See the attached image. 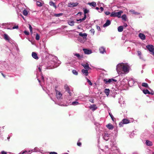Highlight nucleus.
Instances as JSON below:
<instances>
[{"label":"nucleus","instance_id":"56","mask_svg":"<svg viewBox=\"0 0 154 154\" xmlns=\"http://www.w3.org/2000/svg\"><path fill=\"white\" fill-rule=\"evenodd\" d=\"M97 30L98 31H100V27L99 26H97Z\"/></svg>","mask_w":154,"mask_h":154},{"label":"nucleus","instance_id":"28","mask_svg":"<svg viewBox=\"0 0 154 154\" xmlns=\"http://www.w3.org/2000/svg\"><path fill=\"white\" fill-rule=\"evenodd\" d=\"M49 5L50 6H53L55 8H57L56 6L55 5L54 3L51 1L50 2Z\"/></svg>","mask_w":154,"mask_h":154},{"label":"nucleus","instance_id":"30","mask_svg":"<svg viewBox=\"0 0 154 154\" xmlns=\"http://www.w3.org/2000/svg\"><path fill=\"white\" fill-rule=\"evenodd\" d=\"M122 20L125 21H126L127 20V17L125 14L123 15L121 17Z\"/></svg>","mask_w":154,"mask_h":154},{"label":"nucleus","instance_id":"58","mask_svg":"<svg viewBox=\"0 0 154 154\" xmlns=\"http://www.w3.org/2000/svg\"><path fill=\"white\" fill-rule=\"evenodd\" d=\"M149 94H150L153 95L154 94V92L153 91H152L151 92H149Z\"/></svg>","mask_w":154,"mask_h":154},{"label":"nucleus","instance_id":"42","mask_svg":"<svg viewBox=\"0 0 154 154\" xmlns=\"http://www.w3.org/2000/svg\"><path fill=\"white\" fill-rule=\"evenodd\" d=\"M29 28L31 33L32 34L33 32H32V27L31 26L30 24L29 25Z\"/></svg>","mask_w":154,"mask_h":154},{"label":"nucleus","instance_id":"4","mask_svg":"<svg viewBox=\"0 0 154 154\" xmlns=\"http://www.w3.org/2000/svg\"><path fill=\"white\" fill-rule=\"evenodd\" d=\"M146 48L149 51L154 54V47L152 45H148L146 46Z\"/></svg>","mask_w":154,"mask_h":154},{"label":"nucleus","instance_id":"22","mask_svg":"<svg viewBox=\"0 0 154 154\" xmlns=\"http://www.w3.org/2000/svg\"><path fill=\"white\" fill-rule=\"evenodd\" d=\"M88 4L91 6H92L93 7H95L96 6V3L94 2H93L91 3H88Z\"/></svg>","mask_w":154,"mask_h":154},{"label":"nucleus","instance_id":"11","mask_svg":"<svg viewBox=\"0 0 154 154\" xmlns=\"http://www.w3.org/2000/svg\"><path fill=\"white\" fill-rule=\"evenodd\" d=\"M81 65L85 69L89 70L91 69L89 67V64L88 63H82Z\"/></svg>","mask_w":154,"mask_h":154},{"label":"nucleus","instance_id":"40","mask_svg":"<svg viewBox=\"0 0 154 154\" xmlns=\"http://www.w3.org/2000/svg\"><path fill=\"white\" fill-rule=\"evenodd\" d=\"M72 72L74 74L76 75H77L78 74V72L76 70H73L72 71Z\"/></svg>","mask_w":154,"mask_h":154},{"label":"nucleus","instance_id":"43","mask_svg":"<svg viewBox=\"0 0 154 154\" xmlns=\"http://www.w3.org/2000/svg\"><path fill=\"white\" fill-rule=\"evenodd\" d=\"M84 11V15H86V14L88 13L89 12V10L86 8L85 9Z\"/></svg>","mask_w":154,"mask_h":154},{"label":"nucleus","instance_id":"17","mask_svg":"<svg viewBox=\"0 0 154 154\" xmlns=\"http://www.w3.org/2000/svg\"><path fill=\"white\" fill-rule=\"evenodd\" d=\"M64 88L66 89V90L67 91L68 93H69L70 96H71V93L70 92L69 88L68 87V86L66 85L64 86Z\"/></svg>","mask_w":154,"mask_h":154},{"label":"nucleus","instance_id":"48","mask_svg":"<svg viewBox=\"0 0 154 154\" xmlns=\"http://www.w3.org/2000/svg\"><path fill=\"white\" fill-rule=\"evenodd\" d=\"M90 31L93 34H94V29H91Z\"/></svg>","mask_w":154,"mask_h":154},{"label":"nucleus","instance_id":"53","mask_svg":"<svg viewBox=\"0 0 154 154\" xmlns=\"http://www.w3.org/2000/svg\"><path fill=\"white\" fill-rule=\"evenodd\" d=\"M137 53L138 55V56H140V55H141V53L140 51H137Z\"/></svg>","mask_w":154,"mask_h":154},{"label":"nucleus","instance_id":"62","mask_svg":"<svg viewBox=\"0 0 154 154\" xmlns=\"http://www.w3.org/2000/svg\"><path fill=\"white\" fill-rule=\"evenodd\" d=\"M124 26L125 27H127L128 25H127V23H125L124 24Z\"/></svg>","mask_w":154,"mask_h":154},{"label":"nucleus","instance_id":"23","mask_svg":"<svg viewBox=\"0 0 154 154\" xmlns=\"http://www.w3.org/2000/svg\"><path fill=\"white\" fill-rule=\"evenodd\" d=\"M110 90L109 89H105L104 90V92L108 96Z\"/></svg>","mask_w":154,"mask_h":154},{"label":"nucleus","instance_id":"33","mask_svg":"<svg viewBox=\"0 0 154 154\" xmlns=\"http://www.w3.org/2000/svg\"><path fill=\"white\" fill-rule=\"evenodd\" d=\"M86 18V15L85 14L84 15V17L82 18V19H80L79 20H77V21H80V22H81L82 21L85 20Z\"/></svg>","mask_w":154,"mask_h":154},{"label":"nucleus","instance_id":"45","mask_svg":"<svg viewBox=\"0 0 154 154\" xmlns=\"http://www.w3.org/2000/svg\"><path fill=\"white\" fill-rule=\"evenodd\" d=\"M103 8L101 7H100V11H98L99 12H102V11H103Z\"/></svg>","mask_w":154,"mask_h":154},{"label":"nucleus","instance_id":"49","mask_svg":"<svg viewBox=\"0 0 154 154\" xmlns=\"http://www.w3.org/2000/svg\"><path fill=\"white\" fill-rule=\"evenodd\" d=\"M24 33L25 35H28L29 34V32L26 31H24Z\"/></svg>","mask_w":154,"mask_h":154},{"label":"nucleus","instance_id":"46","mask_svg":"<svg viewBox=\"0 0 154 154\" xmlns=\"http://www.w3.org/2000/svg\"><path fill=\"white\" fill-rule=\"evenodd\" d=\"M109 114L110 115V116L111 118L113 120V119L114 118V117H113V115L111 113H110L109 112Z\"/></svg>","mask_w":154,"mask_h":154},{"label":"nucleus","instance_id":"7","mask_svg":"<svg viewBox=\"0 0 154 154\" xmlns=\"http://www.w3.org/2000/svg\"><path fill=\"white\" fill-rule=\"evenodd\" d=\"M103 138L104 140L106 141H107L108 140L109 138V134H108V133H104V134H103Z\"/></svg>","mask_w":154,"mask_h":154},{"label":"nucleus","instance_id":"44","mask_svg":"<svg viewBox=\"0 0 154 154\" xmlns=\"http://www.w3.org/2000/svg\"><path fill=\"white\" fill-rule=\"evenodd\" d=\"M74 55L79 59L81 58L80 54H74Z\"/></svg>","mask_w":154,"mask_h":154},{"label":"nucleus","instance_id":"29","mask_svg":"<svg viewBox=\"0 0 154 154\" xmlns=\"http://www.w3.org/2000/svg\"><path fill=\"white\" fill-rule=\"evenodd\" d=\"M79 104V103L78 102L76 101H75L71 103V105H73V106H76V105H77Z\"/></svg>","mask_w":154,"mask_h":154},{"label":"nucleus","instance_id":"31","mask_svg":"<svg viewBox=\"0 0 154 154\" xmlns=\"http://www.w3.org/2000/svg\"><path fill=\"white\" fill-rule=\"evenodd\" d=\"M68 24L71 26H73L74 25V22L72 21H68Z\"/></svg>","mask_w":154,"mask_h":154},{"label":"nucleus","instance_id":"35","mask_svg":"<svg viewBox=\"0 0 154 154\" xmlns=\"http://www.w3.org/2000/svg\"><path fill=\"white\" fill-rule=\"evenodd\" d=\"M63 13H59V14H54V16L56 17H59L60 16L63 15Z\"/></svg>","mask_w":154,"mask_h":154},{"label":"nucleus","instance_id":"37","mask_svg":"<svg viewBox=\"0 0 154 154\" xmlns=\"http://www.w3.org/2000/svg\"><path fill=\"white\" fill-rule=\"evenodd\" d=\"M142 85L143 87H144L146 88H148V85L147 83H143L142 84Z\"/></svg>","mask_w":154,"mask_h":154},{"label":"nucleus","instance_id":"41","mask_svg":"<svg viewBox=\"0 0 154 154\" xmlns=\"http://www.w3.org/2000/svg\"><path fill=\"white\" fill-rule=\"evenodd\" d=\"M40 36L38 34H36V35L35 39L36 40H38L39 39Z\"/></svg>","mask_w":154,"mask_h":154},{"label":"nucleus","instance_id":"59","mask_svg":"<svg viewBox=\"0 0 154 154\" xmlns=\"http://www.w3.org/2000/svg\"><path fill=\"white\" fill-rule=\"evenodd\" d=\"M77 145L78 146H80L81 145V143L80 142H78Z\"/></svg>","mask_w":154,"mask_h":154},{"label":"nucleus","instance_id":"10","mask_svg":"<svg viewBox=\"0 0 154 154\" xmlns=\"http://www.w3.org/2000/svg\"><path fill=\"white\" fill-rule=\"evenodd\" d=\"M99 50L100 53L102 54H104L106 52V48L103 46H101L99 48Z\"/></svg>","mask_w":154,"mask_h":154},{"label":"nucleus","instance_id":"13","mask_svg":"<svg viewBox=\"0 0 154 154\" xmlns=\"http://www.w3.org/2000/svg\"><path fill=\"white\" fill-rule=\"evenodd\" d=\"M89 108L91 109L93 111H94L95 110H96L97 108V107L96 106L95 104H93V105H91L89 106Z\"/></svg>","mask_w":154,"mask_h":154},{"label":"nucleus","instance_id":"19","mask_svg":"<svg viewBox=\"0 0 154 154\" xmlns=\"http://www.w3.org/2000/svg\"><path fill=\"white\" fill-rule=\"evenodd\" d=\"M79 35L80 36L83 37L84 38H86L87 35L86 33H82L81 32L79 33Z\"/></svg>","mask_w":154,"mask_h":154},{"label":"nucleus","instance_id":"25","mask_svg":"<svg viewBox=\"0 0 154 154\" xmlns=\"http://www.w3.org/2000/svg\"><path fill=\"white\" fill-rule=\"evenodd\" d=\"M20 153L22 154H30L31 153V152L30 151H28L25 150L23 152H21Z\"/></svg>","mask_w":154,"mask_h":154},{"label":"nucleus","instance_id":"20","mask_svg":"<svg viewBox=\"0 0 154 154\" xmlns=\"http://www.w3.org/2000/svg\"><path fill=\"white\" fill-rule=\"evenodd\" d=\"M145 143L146 145L148 146H151L152 145V142L148 140H146Z\"/></svg>","mask_w":154,"mask_h":154},{"label":"nucleus","instance_id":"60","mask_svg":"<svg viewBox=\"0 0 154 154\" xmlns=\"http://www.w3.org/2000/svg\"><path fill=\"white\" fill-rule=\"evenodd\" d=\"M89 101L91 102L94 103V100L93 99H91L89 100Z\"/></svg>","mask_w":154,"mask_h":154},{"label":"nucleus","instance_id":"50","mask_svg":"<svg viewBox=\"0 0 154 154\" xmlns=\"http://www.w3.org/2000/svg\"><path fill=\"white\" fill-rule=\"evenodd\" d=\"M123 122L122 121H121V122H120L119 123V125L120 126V127H122L123 126Z\"/></svg>","mask_w":154,"mask_h":154},{"label":"nucleus","instance_id":"2","mask_svg":"<svg viewBox=\"0 0 154 154\" xmlns=\"http://www.w3.org/2000/svg\"><path fill=\"white\" fill-rule=\"evenodd\" d=\"M60 63V62L57 60V58L54 57L47 63V69H51L57 67Z\"/></svg>","mask_w":154,"mask_h":154},{"label":"nucleus","instance_id":"55","mask_svg":"<svg viewBox=\"0 0 154 154\" xmlns=\"http://www.w3.org/2000/svg\"><path fill=\"white\" fill-rule=\"evenodd\" d=\"M105 13V14L107 15H109L110 14V13L109 11H106Z\"/></svg>","mask_w":154,"mask_h":154},{"label":"nucleus","instance_id":"1","mask_svg":"<svg viewBox=\"0 0 154 154\" xmlns=\"http://www.w3.org/2000/svg\"><path fill=\"white\" fill-rule=\"evenodd\" d=\"M130 67L128 63H119L116 66V70L119 74L122 75L128 73L130 69Z\"/></svg>","mask_w":154,"mask_h":154},{"label":"nucleus","instance_id":"52","mask_svg":"<svg viewBox=\"0 0 154 154\" xmlns=\"http://www.w3.org/2000/svg\"><path fill=\"white\" fill-rule=\"evenodd\" d=\"M49 154H57V153L54 152H49Z\"/></svg>","mask_w":154,"mask_h":154},{"label":"nucleus","instance_id":"18","mask_svg":"<svg viewBox=\"0 0 154 154\" xmlns=\"http://www.w3.org/2000/svg\"><path fill=\"white\" fill-rule=\"evenodd\" d=\"M88 69H83L82 70V73L85 75L87 76L88 75Z\"/></svg>","mask_w":154,"mask_h":154},{"label":"nucleus","instance_id":"6","mask_svg":"<svg viewBox=\"0 0 154 154\" xmlns=\"http://www.w3.org/2000/svg\"><path fill=\"white\" fill-rule=\"evenodd\" d=\"M103 80L106 84L112 83L113 82H116V80L113 78L109 79H104Z\"/></svg>","mask_w":154,"mask_h":154},{"label":"nucleus","instance_id":"14","mask_svg":"<svg viewBox=\"0 0 154 154\" xmlns=\"http://www.w3.org/2000/svg\"><path fill=\"white\" fill-rule=\"evenodd\" d=\"M139 36L140 39L143 40H144L146 39L145 35L142 33H140L139 35Z\"/></svg>","mask_w":154,"mask_h":154},{"label":"nucleus","instance_id":"12","mask_svg":"<svg viewBox=\"0 0 154 154\" xmlns=\"http://www.w3.org/2000/svg\"><path fill=\"white\" fill-rule=\"evenodd\" d=\"M83 51L84 53L87 54H89L92 53V51L90 50H88L86 49H83Z\"/></svg>","mask_w":154,"mask_h":154},{"label":"nucleus","instance_id":"39","mask_svg":"<svg viewBox=\"0 0 154 154\" xmlns=\"http://www.w3.org/2000/svg\"><path fill=\"white\" fill-rule=\"evenodd\" d=\"M86 79L87 80V82L89 83V85H92V84L91 83V81L88 78H86Z\"/></svg>","mask_w":154,"mask_h":154},{"label":"nucleus","instance_id":"5","mask_svg":"<svg viewBox=\"0 0 154 154\" xmlns=\"http://www.w3.org/2000/svg\"><path fill=\"white\" fill-rule=\"evenodd\" d=\"M56 93V97L58 99H61L62 98V95L60 92L57 90H55Z\"/></svg>","mask_w":154,"mask_h":154},{"label":"nucleus","instance_id":"38","mask_svg":"<svg viewBox=\"0 0 154 154\" xmlns=\"http://www.w3.org/2000/svg\"><path fill=\"white\" fill-rule=\"evenodd\" d=\"M36 4L38 6L41 7L42 6V3L39 1H37L36 2Z\"/></svg>","mask_w":154,"mask_h":154},{"label":"nucleus","instance_id":"24","mask_svg":"<svg viewBox=\"0 0 154 154\" xmlns=\"http://www.w3.org/2000/svg\"><path fill=\"white\" fill-rule=\"evenodd\" d=\"M122 121L123 124H127L129 122V120L126 119H123Z\"/></svg>","mask_w":154,"mask_h":154},{"label":"nucleus","instance_id":"47","mask_svg":"<svg viewBox=\"0 0 154 154\" xmlns=\"http://www.w3.org/2000/svg\"><path fill=\"white\" fill-rule=\"evenodd\" d=\"M18 26H14L12 27V29H18Z\"/></svg>","mask_w":154,"mask_h":154},{"label":"nucleus","instance_id":"63","mask_svg":"<svg viewBox=\"0 0 154 154\" xmlns=\"http://www.w3.org/2000/svg\"><path fill=\"white\" fill-rule=\"evenodd\" d=\"M131 81H132L133 82V80H132V79H131V80L129 81L128 82L129 84V82H130Z\"/></svg>","mask_w":154,"mask_h":154},{"label":"nucleus","instance_id":"57","mask_svg":"<svg viewBox=\"0 0 154 154\" xmlns=\"http://www.w3.org/2000/svg\"><path fill=\"white\" fill-rule=\"evenodd\" d=\"M42 66H39L38 68V69L40 72L41 71Z\"/></svg>","mask_w":154,"mask_h":154},{"label":"nucleus","instance_id":"51","mask_svg":"<svg viewBox=\"0 0 154 154\" xmlns=\"http://www.w3.org/2000/svg\"><path fill=\"white\" fill-rule=\"evenodd\" d=\"M139 57L142 60L145 61V60L143 58L142 56H141V55L140 56H139Z\"/></svg>","mask_w":154,"mask_h":154},{"label":"nucleus","instance_id":"9","mask_svg":"<svg viewBox=\"0 0 154 154\" xmlns=\"http://www.w3.org/2000/svg\"><path fill=\"white\" fill-rule=\"evenodd\" d=\"M78 3H69L68 4V6L69 7H76L78 5Z\"/></svg>","mask_w":154,"mask_h":154},{"label":"nucleus","instance_id":"54","mask_svg":"<svg viewBox=\"0 0 154 154\" xmlns=\"http://www.w3.org/2000/svg\"><path fill=\"white\" fill-rule=\"evenodd\" d=\"M1 154H7V152L4 151H2L1 152Z\"/></svg>","mask_w":154,"mask_h":154},{"label":"nucleus","instance_id":"27","mask_svg":"<svg viewBox=\"0 0 154 154\" xmlns=\"http://www.w3.org/2000/svg\"><path fill=\"white\" fill-rule=\"evenodd\" d=\"M130 12H131L132 14H140V13L137 12L135 11L134 10H131L130 11Z\"/></svg>","mask_w":154,"mask_h":154},{"label":"nucleus","instance_id":"34","mask_svg":"<svg viewBox=\"0 0 154 154\" xmlns=\"http://www.w3.org/2000/svg\"><path fill=\"white\" fill-rule=\"evenodd\" d=\"M23 14L25 16H27L28 14L27 11L25 9L23 11Z\"/></svg>","mask_w":154,"mask_h":154},{"label":"nucleus","instance_id":"15","mask_svg":"<svg viewBox=\"0 0 154 154\" xmlns=\"http://www.w3.org/2000/svg\"><path fill=\"white\" fill-rule=\"evenodd\" d=\"M32 57L35 59L38 60V59L37 54L35 52H32Z\"/></svg>","mask_w":154,"mask_h":154},{"label":"nucleus","instance_id":"32","mask_svg":"<svg viewBox=\"0 0 154 154\" xmlns=\"http://www.w3.org/2000/svg\"><path fill=\"white\" fill-rule=\"evenodd\" d=\"M39 149L37 147H35L34 149L32 150V152H39Z\"/></svg>","mask_w":154,"mask_h":154},{"label":"nucleus","instance_id":"3","mask_svg":"<svg viewBox=\"0 0 154 154\" xmlns=\"http://www.w3.org/2000/svg\"><path fill=\"white\" fill-rule=\"evenodd\" d=\"M122 13L123 11H120L117 12H113L111 13L110 16L111 17H117L118 18H120L121 14Z\"/></svg>","mask_w":154,"mask_h":154},{"label":"nucleus","instance_id":"8","mask_svg":"<svg viewBox=\"0 0 154 154\" xmlns=\"http://www.w3.org/2000/svg\"><path fill=\"white\" fill-rule=\"evenodd\" d=\"M4 38V39L6 41H7L9 42H10V41L11 40V38L7 34H4L3 35Z\"/></svg>","mask_w":154,"mask_h":154},{"label":"nucleus","instance_id":"16","mask_svg":"<svg viewBox=\"0 0 154 154\" xmlns=\"http://www.w3.org/2000/svg\"><path fill=\"white\" fill-rule=\"evenodd\" d=\"M110 24V21L109 20H107L106 23L103 25V26L104 27H107Z\"/></svg>","mask_w":154,"mask_h":154},{"label":"nucleus","instance_id":"21","mask_svg":"<svg viewBox=\"0 0 154 154\" xmlns=\"http://www.w3.org/2000/svg\"><path fill=\"white\" fill-rule=\"evenodd\" d=\"M106 126L110 130H112L113 128V126L110 123L108 124Z\"/></svg>","mask_w":154,"mask_h":154},{"label":"nucleus","instance_id":"26","mask_svg":"<svg viewBox=\"0 0 154 154\" xmlns=\"http://www.w3.org/2000/svg\"><path fill=\"white\" fill-rule=\"evenodd\" d=\"M123 29V26H120L118 28V30L119 32H122Z\"/></svg>","mask_w":154,"mask_h":154},{"label":"nucleus","instance_id":"64","mask_svg":"<svg viewBox=\"0 0 154 154\" xmlns=\"http://www.w3.org/2000/svg\"><path fill=\"white\" fill-rule=\"evenodd\" d=\"M59 105L61 106H64L62 104H61V103L59 104Z\"/></svg>","mask_w":154,"mask_h":154},{"label":"nucleus","instance_id":"36","mask_svg":"<svg viewBox=\"0 0 154 154\" xmlns=\"http://www.w3.org/2000/svg\"><path fill=\"white\" fill-rule=\"evenodd\" d=\"M143 92L145 94H149V91L147 89L143 90Z\"/></svg>","mask_w":154,"mask_h":154},{"label":"nucleus","instance_id":"61","mask_svg":"<svg viewBox=\"0 0 154 154\" xmlns=\"http://www.w3.org/2000/svg\"><path fill=\"white\" fill-rule=\"evenodd\" d=\"M41 79H42V80L44 81V77L42 75L41 76Z\"/></svg>","mask_w":154,"mask_h":154}]
</instances>
